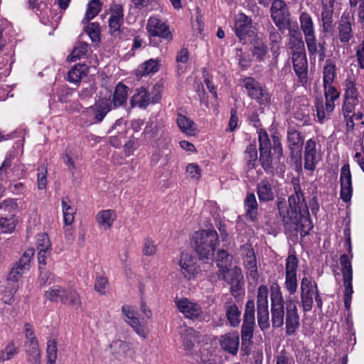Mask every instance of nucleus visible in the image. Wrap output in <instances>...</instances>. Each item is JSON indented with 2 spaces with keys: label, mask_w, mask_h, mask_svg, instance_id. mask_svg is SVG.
Listing matches in <instances>:
<instances>
[{
  "label": "nucleus",
  "mask_w": 364,
  "mask_h": 364,
  "mask_svg": "<svg viewBox=\"0 0 364 364\" xmlns=\"http://www.w3.org/2000/svg\"><path fill=\"white\" fill-rule=\"evenodd\" d=\"M322 6V11L321 14L323 31L328 32L331 28L333 22V14L335 6Z\"/></svg>",
  "instance_id": "nucleus-37"
},
{
  "label": "nucleus",
  "mask_w": 364,
  "mask_h": 364,
  "mask_svg": "<svg viewBox=\"0 0 364 364\" xmlns=\"http://www.w3.org/2000/svg\"><path fill=\"white\" fill-rule=\"evenodd\" d=\"M176 123L180 130L186 135L193 136L196 134V124L186 116L181 114H178Z\"/></svg>",
  "instance_id": "nucleus-30"
},
{
  "label": "nucleus",
  "mask_w": 364,
  "mask_h": 364,
  "mask_svg": "<svg viewBox=\"0 0 364 364\" xmlns=\"http://www.w3.org/2000/svg\"><path fill=\"white\" fill-rule=\"evenodd\" d=\"M255 303L253 300H248L245 305L243 325L255 326Z\"/></svg>",
  "instance_id": "nucleus-46"
},
{
  "label": "nucleus",
  "mask_w": 364,
  "mask_h": 364,
  "mask_svg": "<svg viewBox=\"0 0 364 364\" xmlns=\"http://www.w3.org/2000/svg\"><path fill=\"white\" fill-rule=\"evenodd\" d=\"M217 266L219 269L231 266V257L225 250H219L217 256Z\"/></svg>",
  "instance_id": "nucleus-60"
},
{
  "label": "nucleus",
  "mask_w": 364,
  "mask_h": 364,
  "mask_svg": "<svg viewBox=\"0 0 364 364\" xmlns=\"http://www.w3.org/2000/svg\"><path fill=\"white\" fill-rule=\"evenodd\" d=\"M175 303L180 312L186 318L191 319L198 318L203 314L202 309L198 304L191 301L186 298L177 299L175 301Z\"/></svg>",
  "instance_id": "nucleus-21"
},
{
  "label": "nucleus",
  "mask_w": 364,
  "mask_h": 364,
  "mask_svg": "<svg viewBox=\"0 0 364 364\" xmlns=\"http://www.w3.org/2000/svg\"><path fill=\"white\" fill-rule=\"evenodd\" d=\"M293 68L300 82L305 85L308 81V62L306 52L295 53L291 54Z\"/></svg>",
  "instance_id": "nucleus-19"
},
{
  "label": "nucleus",
  "mask_w": 364,
  "mask_h": 364,
  "mask_svg": "<svg viewBox=\"0 0 364 364\" xmlns=\"http://www.w3.org/2000/svg\"><path fill=\"white\" fill-rule=\"evenodd\" d=\"M146 30L150 36L162 38L171 41L173 38L168 25L156 16H151L146 23Z\"/></svg>",
  "instance_id": "nucleus-10"
},
{
  "label": "nucleus",
  "mask_w": 364,
  "mask_h": 364,
  "mask_svg": "<svg viewBox=\"0 0 364 364\" xmlns=\"http://www.w3.org/2000/svg\"><path fill=\"white\" fill-rule=\"evenodd\" d=\"M17 353L18 348L14 342H9L4 349L0 351V362L11 360Z\"/></svg>",
  "instance_id": "nucleus-53"
},
{
  "label": "nucleus",
  "mask_w": 364,
  "mask_h": 364,
  "mask_svg": "<svg viewBox=\"0 0 364 364\" xmlns=\"http://www.w3.org/2000/svg\"><path fill=\"white\" fill-rule=\"evenodd\" d=\"M257 309V321L261 329H267L269 327V313L268 307Z\"/></svg>",
  "instance_id": "nucleus-51"
},
{
  "label": "nucleus",
  "mask_w": 364,
  "mask_h": 364,
  "mask_svg": "<svg viewBox=\"0 0 364 364\" xmlns=\"http://www.w3.org/2000/svg\"><path fill=\"white\" fill-rule=\"evenodd\" d=\"M244 86L249 96L255 99L260 104H266L269 101V95L264 87L252 77L244 79Z\"/></svg>",
  "instance_id": "nucleus-14"
},
{
  "label": "nucleus",
  "mask_w": 364,
  "mask_h": 364,
  "mask_svg": "<svg viewBox=\"0 0 364 364\" xmlns=\"http://www.w3.org/2000/svg\"><path fill=\"white\" fill-rule=\"evenodd\" d=\"M122 311L126 318V322L133 328L138 336L146 338L149 333V329L145 322H141L136 316V313L134 308L129 305H124L122 306Z\"/></svg>",
  "instance_id": "nucleus-8"
},
{
  "label": "nucleus",
  "mask_w": 364,
  "mask_h": 364,
  "mask_svg": "<svg viewBox=\"0 0 364 364\" xmlns=\"http://www.w3.org/2000/svg\"><path fill=\"white\" fill-rule=\"evenodd\" d=\"M247 216L254 220L257 215V202L254 193H248L245 200Z\"/></svg>",
  "instance_id": "nucleus-38"
},
{
  "label": "nucleus",
  "mask_w": 364,
  "mask_h": 364,
  "mask_svg": "<svg viewBox=\"0 0 364 364\" xmlns=\"http://www.w3.org/2000/svg\"><path fill=\"white\" fill-rule=\"evenodd\" d=\"M62 206L64 223L66 225H70L74 222L75 208L68 205L65 199L62 200Z\"/></svg>",
  "instance_id": "nucleus-50"
},
{
  "label": "nucleus",
  "mask_w": 364,
  "mask_h": 364,
  "mask_svg": "<svg viewBox=\"0 0 364 364\" xmlns=\"http://www.w3.org/2000/svg\"><path fill=\"white\" fill-rule=\"evenodd\" d=\"M123 8L120 4H114L111 7V14L109 18V31L112 35H117L123 23Z\"/></svg>",
  "instance_id": "nucleus-24"
},
{
  "label": "nucleus",
  "mask_w": 364,
  "mask_h": 364,
  "mask_svg": "<svg viewBox=\"0 0 364 364\" xmlns=\"http://www.w3.org/2000/svg\"><path fill=\"white\" fill-rule=\"evenodd\" d=\"M300 290L301 291H314L316 292L318 289L316 283L311 278L304 277L301 281Z\"/></svg>",
  "instance_id": "nucleus-61"
},
{
  "label": "nucleus",
  "mask_w": 364,
  "mask_h": 364,
  "mask_svg": "<svg viewBox=\"0 0 364 364\" xmlns=\"http://www.w3.org/2000/svg\"><path fill=\"white\" fill-rule=\"evenodd\" d=\"M65 290V287L53 285L45 291L44 297L53 302H58L59 301L62 302Z\"/></svg>",
  "instance_id": "nucleus-40"
},
{
  "label": "nucleus",
  "mask_w": 364,
  "mask_h": 364,
  "mask_svg": "<svg viewBox=\"0 0 364 364\" xmlns=\"http://www.w3.org/2000/svg\"><path fill=\"white\" fill-rule=\"evenodd\" d=\"M242 255L247 278L256 282L258 279L257 260L251 245L245 244L242 246Z\"/></svg>",
  "instance_id": "nucleus-11"
},
{
  "label": "nucleus",
  "mask_w": 364,
  "mask_h": 364,
  "mask_svg": "<svg viewBox=\"0 0 364 364\" xmlns=\"http://www.w3.org/2000/svg\"><path fill=\"white\" fill-rule=\"evenodd\" d=\"M128 87L121 83H119L113 95V104L114 107H119L124 105L127 100Z\"/></svg>",
  "instance_id": "nucleus-41"
},
{
  "label": "nucleus",
  "mask_w": 364,
  "mask_h": 364,
  "mask_svg": "<svg viewBox=\"0 0 364 364\" xmlns=\"http://www.w3.org/2000/svg\"><path fill=\"white\" fill-rule=\"evenodd\" d=\"M108 287V280L104 276H97L95 282V290L102 295L106 293Z\"/></svg>",
  "instance_id": "nucleus-62"
},
{
  "label": "nucleus",
  "mask_w": 364,
  "mask_h": 364,
  "mask_svg": "<svg viewBox=\"0 0 364 364\" xmlns=\"http://www.w3.org/2000/svg\"><path fill=\"white\" fill-rule=\"evenodd\" d=\"M352 37V28L349 16H342L339 25V39L341 42L347 43Z\"/></svg>",
  "instance_id": "nucleus-36"
},
{
  "label": "nucleus",
  "mask_w": 364,
  "mask_h": 364,
  "mask_svg": "<svg viewBox=\"0 0 364 364\" xmlns=\"http://www.w3.org/2000/svg\"><path fill=\"white\" fill-rule=\"evenodd\" d=\"M336 77V65L331 60H326L323 70V83H333Z\"/></svg>",
  "instance_id": "nucleus-47"
},
{
  "label": "nucleus",
  "mask_w": 364,
  "mask_h": 364,
  "mask_svg": "<svg viewBox=\"0 0 364 364\" xmlns=\"http://www.w3.org/2000/svg\"><path fill=\"white\" fill-rule=\"evenodd\" d=\"M268 294L269 291L266 286L259 287L257 295V308L268 307Z\"/></svg>",
  "instance_id": "nucleus-55"
},
{
  "label": "nucleus",
  "mask_w": 364,
  "mask_h": 364,
  "mask_svg": "<svg viewBox=\"0 0 364 364\" xmlns=\"http://www.w3.org/2000/svg\"><path fill=\"white\" fill-rule=\"evenodd\" d=\"M116 213L113 210H103L97 213L95 220L99 228L103 230H109L116 220Z\"/></svg>",
  "instance_id": "nucleus-28"
},
{
  "label": "nucleus",
  "mask_w": 364,
  "mask_h": 364,
  "mask_svg": "<svg viewBox=\"0 0 364 364\" xmlns=\"http://www.w3.org/2000/svg\"><path fill=\"white\" fill-rule=\"evenodd\" d=\"M343 279L344 289V305L346 309H348L350 306L353 294V278H347Z\"/></svg>",
  "instance_id": "nucleus-56"
},
{
  "label": "nucleus",
  "mask_w": 364,
  "mask_h": 364,
  "mask_svg": "<svg viewBox=\"0 0 364 364\" xmlns=\"http://www.w3.org/2000/svg\"><path fill=\"white\" fill-rule=\"evenodd\" d=\"M299 23L309 53L310 55H315L317 52L316 38L314 23L311 15L307 12H302L299 16Z\"/></svg>",
  "instance_id": "nucleus-4"
},
{
  "label": "nucleus",
  "mask_w": 364,
  "mask_h": 364,
  "mask_svg": "<svg viewBox=\"0 0 364 364\" xmlns=\"http://www.w3.org/2000/svg\"><path fill=\"white\" fill-rule=\"evenodd\" d=\"M348 252L350 255V256L343 254L340 257L343 279L353 278V269L351 265V258L353 257V254L351 252V245L350 242L348 244Z\"/></svg>",
  "instance_id": "nucleus-35"
},
{
  "label": "nucleus",
  "mask_w": 364,
  "mask_h": 364,
  "mask_svg": "<svg viewBox=\"0 0 364 364\" xmlns=\"http://www.w3.org/2000/svg\"><path fill=\"white\" fill-rule=\"evenodd\" d=\"M345 101L343 111L345 114H351L355 107L360 102V96L353 79L348 78L344 84Z\"/></svg>",
  "instance_id": "nucleus-7"
},
{
  "label": "nucleus",
  "mask_w": 364,
  "mask_h": 364,
  "mask_svg": "<svg viewBox=\"0 0 364 364\" xmlns=\"http://www.w3.org/2000/svg\"><path fill=\"white\" fill-rule=\"evenodd\" d=\"M113 356L119 360L133 358L135 354L133 343L120 339L113 341L109 345Z\"/></svg>",
  "instance_id": "nucleus-16"
},
{
  "label": "nucleus",
  "mask_w": 364,
  "mask_h": 364,
  "mask_svg": "<svg viewBox=\"0 0 364 364\" xmlns=\"http://www.w3.org/2000/svg\"><path fill=\"white\" fill-rule=\"evenodd\" d=\"M88 67L85 64L75 65L68 73V80L73 83H78L88 73Z\"/></svg>",
  "instance_id": "nucleus-34"
},
{
  "label": "nucleus",
  "mask_w": 364,
  "mask_h": 364,
  "mask_svg": "<svg viewBox=\"0 0 364 364\" xmlns=\"http://www.w3.org/2000/svg\"><path fill=\"white\" fill-rule=\"evenodd\" d=\"M297 269L298 259L296 255H289L287 259L285 265L284 287L290 295L294 294L297 291Z\"/></svg>",
  "instance_id": "nucleus-5"
},
{
  "label": "nucleus",
  "mask_w": 364,
  "mask_h": 364,
  "mask_svg": "<svg viewBox=\"0 0 364 364\" xmlns=\"http://www.w3.org/2000/svg\"><path fill=\"white\" fill-rule=\"evenodd\" d=\"M26 353L27 360L31 364H41V352L38 343L26 344Z\"/></svg>",
  "instance_id": "nucleus-39"
},
{
  "label": "nucleus",
  "mask_w": 364,
  "mask_h": 364,
  "mask_svg": "<svg viewBox=\"0 0 364 364\" xmlns=\"http://www.w3.org/2000/svg\"><path fill=\"white\" fill-rule=\"evenodd\" d=\"M285 225H289L290 228H293L299 231L302 237L308 235L309 231L313 228V224L309 218L308 211L306 213H299V215L295 218V220H289V223Z\"/></svg>",
  "instance_id": "nucleus-23"
},
{
  "label": "nucleus",
  "mask_w": 364,
  "mask_h": 364,
  "mask_svg": "<svg viewBox=\"0 0 364 364\" xmlns=\"http://www.w3.org/2000/svg\"><path fill=\"white\" fill-rule=\"evenodd\" d=\"M230 267H227L218 270V276L219 279L225 280L226 282L231 285L232 291L239 290L243 283V275L242 270L238 267H235L230 269Z\"/></svg>",
  "instance_id": "nucleus-12"
},
{
  "label": "nucleus",
  "mask_w": 364,
  "mask_h": 364,
  "mask_svg": "<svg viewBox=\"0 0 364 364\" xmlns=\"http://www.w3.org/2000/svg\"><path fill=\"white\" fill-rule=\"evenodd\" d=\"M181 333L185 349H193L197 341L198 333L192 328L184 327L181 329Z\"/></svg>",
  "instance_id": "nucleus-32"
},
{
  "label": "nucleus",
  "mask_w": 364,
  "mask_h": 364,
  "mask_svg": "<svg viewBox=\"0 0 364 364\" xmlns=\"http://www.w3.org/2000/svg\"><path fill=\"white\" fill-rule=\"evenodd\" d=\"M225 314L226 318L232 326H238L240 323V311L237 305L230 301L225 304Z\"/></svg>",
  "instance_id": "nucleus-31"
},
{
  "label": "nucleus",
  "mask_w": 364,
  "mask_h": 364,
  "mask_svg": "<svg viewBox=\"0 0 364 364\" xmlns=\"http://www.w3.org/2000/svg\"><path fill=\"white\" fill-rule=\"evenodd\" d=\"M155 94L153 97H150L149 92L143 87L137 89L136 93L131 99L132 107H139L144 109L149 105L152 103H157L161 98L160 92L162 90V86L159 84H156L153 87Z\"/></svg>",
  "instance_id": "nucleus-6"
},
{
  "label": "nucleus",
  "mask_w": 364,
  "mask_h": 364,
  "mask_svg": "<svg viewBox=\"0 0 364 364\" xmlns=\"http://www.w3.org/2000/svg\"><path fill=\"white\" fill-rule=\"evenodd\" d=\"M62 303L64 304L70 305L75 309H79L82 305L80 294L75 289L71 287L65 288Z\"/></svg>",
  "instance_id": "nucleus-33"
},
{
  "label": "nucleus",
  "mask_w": 364,
  "mask_h": 364,
  "mask_svg": "<svg viewBox=\"0 0 364 364\" xmlns=\"http://www.w3.org/2000/svg\"><path fill=\"white\" fill-rule=\"evenodd\" d=\"M196 259L188 252H183L181 255L179 265L185 277L190 279L196 272Z\"/></svg>",
  "instance_id": "nucleus-26"
},
{
  "label": "nucleus",
  "mask_w": 364,
  "mask_h": 364,
  "mask_svg": "<svg viewBox=\"0 0 364 364\" xmlns=\"http://www.w3.org/2000/svg\"><path fill=\"white\" fill-rule=\"evenodd\" d=\"M340 183L341 198L344 202L347 203L350 200L353 193L352 176L348 164L343 165L341 169Z\"/></svg>",
  "instance_id": "nucleus-20"
},
{
  "label": "nucleus",
  "mask_w": 364,
  "mask_h": 364,
  "mask_svg": "<svg viewBox=\"0 0 364 364\" xmlns=\"http://www.w3.org/2000/svg\"><path fill=\"white\" fill-rule=\"evenodd\" d=\"M245 160L249 168L255 167L257 161V151L255 145L250 144L247 147L245 150Z\"/></svg>",
  "instance_id": "nucleus-54"
},
{
  "label": "nucleus",
  "mask_w": 364,
  "mask_h": 364,
  "mask_svg": "<svg viewBox=\"0 0 364 364\" xmlns=\"http://www.w3.org/2000/svg\"><path fill=\"white\" fill-rule=\"evenodd\" d=\"M102 4L99 0H91L88 4L82 23L85 24L94 18L100 11Z\"/></svg>",
  "instance_id": "nucleus-43"
},
{
  "label": "nucleus",
  "mask_w": 364,
  "mask_h": 364,
  "mask_svg": "<svg viewBox=\"0 0 364 364\" xmlns=\"http://www.w3.org/2000/svg\"><path fill=\"white\" fill-rule=\"evenodd\" d=\"M252 54L257 60L259 61L264 60L267 54V46L259 40L255 41L253 46Z\"/></svg>",
  "instance_id": "nucleus-52"
},
{
  "label": "nucleus",
  "mask_w": 364,
  "mask_h": 364,
  "mask_svg": "<svg viewBox=\"0 0 364 364\" xmlns=\"http://www.w3.org/2000/svg\"><path fill=\"white\" fill-rule=\"evenodd\" d=\"M286 306L282 293L279 287L272 290L271 293V321L272 327L280 328L286 324V333L294 335L299 326V316L296 301L291 297L286 299Z\"/></svg>",
  "instance_id": "nucleus-1"
},
{
  "label": "nucleus",
  "mask_w": 364,
  "mask_h": 364,
  "mask_svg": "<svg viewBox=\"0 0 364 364\" xmlns=\"http://www.w3.org/2000/svg\"><path fill=\"white\" fill-rule=\"evenodd\" d=\"M18 288V284L11 283L9 285L6 283L5 290L3 293L2 299L5 304H11L14 301V295Z\"/></svg>",
  "instance_id": "nucleus-58"
},
{
  "label": "nucleus",
  "mask_w": 364,
  "mask_h": 364,
  "mask_svg": "<svg viewBox=\"0 0 364 364\" xmlns=\"http://www.w3.org/2000/svg\"><path fill=\"white\" fill-rule=\"evenodd\" d=\"M51 244L48 235L41 233L37 236V248L40 250H50Z\"/></svg>",
  "instance_id": "nucleus-64"
},
{
  "label": "nucleus",
  "mask_w": 364,
  "mask_h": 364,
  "mask_svg": "<svg viewBox=\"0 0 364 364\" xmlns=\"http://www.w3.org/2000/svg\"><path fill=\"white\" fill-rule=\"evenodd\" d=\"M289 48L291 53L305 51L304 43L301 33H296L295 38L289 39Z\"/></svg>",
  "instance_id": "nucleus-57"
},
{
  "label": "nucleus",
  "mask_w": 364,
  "mask_h": 364,
  "mask_svg": "<svg viewBox=\"0 0 364 364\" xmlns=\"http://www.w3.org/2000/svg\"><path fill=\"white\" fill-rule=\"evenodd\" d=\"M252 19L244 14H240L235 18L234 29L240 41L246 43L248 37L253 36Z\"/></svg>",
  "instance_id": "nucleus-17"
},
{
  "label": "nucleus",
  "mask_w": 364,
  "mask_h": 364,
  "mask_svg": "<svg viewBox=\"0 0 364 364\" xmlns=\"http://www.w3.org/2000/svg\"><path fill=\"white\" fill-rule=\"evenodd\" d=\"M292 183L294 193L289 198V208L282 202L278 203L279 212L284 224H288L289 220H295V218L299 215V213H306L308 211V207L299 180L294 178Z\"/></svg>",
  "instance_id": "nucleus-2"
},
{
  "label": "nucleus",
  "mask_w": 364,
  "mask_h": 364,
  "mask_svg": "<svg viewBox=\"0 0 364 364\" xmlns=\"http://www.w3.org/2000/svg\"><path fill=\"white\" fill-rule=\"evenodd\" d=\"M316 142L312 139H309L305 146L304 151V168L314 171L316 164L320 160V155L316 151Z\"/></svg>",
  "instance_id": "nucleus-22"
},
{
  "label": "nucleus",
  "mask_w": 364,
  "mask_h": 364,
  "mask_svg": "<svg viewBox=\"0 0 364 364\" xmlns=\"http://www.w3.org/2000/svg\"><path fill=\"white\" fill-rule=\"evenodd\" d=\"M86 32L93 42L100 40V28L97 23H91L86 27Z\"/></svg>",
  "instance_id": "nucleus-63"
},
{
  "label": "nucleus",
  "mask_w": 364,
  "mask_h": 364,
  "mask_svg": "<svg viewBox=\"0 0 364 364\" xmlns=\"http://www.w3.org/2000/svg\"><path fill=\"white\" fill-rule=\"evenodd\" d=\"M192 242L200 259L212 260L219 244L218 232L215 230L197 231L193 235Z\"/></svg>",
  "instance_id": "nucleus-3"
},
{
  "label": "nucleus",
  "mask_w": 364,
  "mask_h": 364,
  "mask_svg": "<svg viewBox=\"0 0 364 364\" xmlns=\"http://www.w3.org/2000/svg\"><path fill=\"white\" fill-rule=\"evenodd\" d=\"M33 254V250H28L21 257L14 267L25 274L29 269L31 258Z\"/></svg>",
  "instance_id": "nucleus-48"
},
{
  "label": "nucleus",
  "mask_w": 364,
  "mask_h": 364,
  "mask_svg": "<svg viewBox=\"0 0 364 364\" xmlns=\"http://www.w3.org/2000/svg\"><path fill=\"white\" fill-rule=\"evenodd\" d=\"M271 17L279 29L285 28L288 21L289 10L286 3L283 0H274L272 3Z\"/></svg>",
  "instance_id": "nucleus-13"
},
{
  "label": "nucleus",
  "mask_w": 364,
  "mask_h": 364,
  "mask_svg": "<svg viewBox=\"0 0 364 364\" xmlns=\"http://www.w3.org/2000/svg\"><path fill=\"white\" fill-rule=\"evenodd\" d=\"M111 110V102L107 98H102L94 105L87 107L84 113L87 117H93L95 122H101Z\"/></svg>",
  "instance_id": "nucleus-18"
},
{
  "label": "nucleus",
  "mask_w": 364,
  "mask_h": 364,
  "mask_svg": "<svg viewBox=\"0 0 364 364\" xmlns=\"http://www.w3.org/2000/svg\"><path fill=\"white\" fill-rule=\"evenodd\" d=\"M159 65L160 63L159 60L149 59L139 67L137 72L139 75L141 76L155 73L159 70Z\"/></svg>",
  "instance_id": "nucleus-42"
},
{
  "label": "nucleus",
  "mask_w": 364,
  "mask_h": 364,
  "mask_svg": "<svg viewBox=\"0 0 364 364\" xmlns=\"http://www.w3.org/2000/svg\"><path fill=\"white\" fill-rule=\"evenodd\" d=\"M270 48L274 55L277 56L279 51L282 36L273 26L269 29Z\"/></svg>",
  "instance_id": "nucleus-44"
},
{
  "label": "nucleus",
  "mask_w": 364,
  "mask_h": 364,
  "mask_svg": "<svg viewBox=\"0 0 364 364\" xmlns=\"http://www.w3.org/2000/svg\"><path fill=\"white\" fill-rule=\"evenodd\" d=\"M316 292L314 291H301V301L302 309L304 312H309L311 310Z\"/></svg>",
  "instance_id": "nucleus-49"
},
{
  "label": "nucleus",
  "mask_w": 364,
  "mask_h": 364,
  "mask_svg": "<svg viewBox=\"0 0 364 364\" xmlns=\"http://www.w3.org/2000/svg\"><path fill=\"white\" fill-rule=\"evenodd\" d=\"M258 139L260 151L259 161L264 169L268 170L272 167V144L267 132L262 129L259 131Z\"/></svg>",
  "instance_id": "nucleus-15"
},
{
  "label": "nucleus",
  "mask_w": 364,
  "mask_h": 364,
  "mask_svg": "<svg viewBox=\"0 0 364 364\" xmlns=\"http://www.w3.org/2000/svg\"><path fill=\"white\" fill-rule=\"evenodd\" d=\"M57 346L53 340H50L47 343V362L46 364H55L57 359Z\"/></svg>",
  "instance_id": "nucleus-59"
},
{
  "label": "nucleus",
  "mask_w": 364,
  "mask_h": 364,
  "mask_svg": "<svg viewBox=\"0 0 364 364\" xmlns=\"http://www.w3.org/2000/svg\"><path fill=\"white\" fill-rule=\"evenodd\" d=\"M325 90L326 105L325 107H320L317 105V117L319 122H322L326 114H329L334 109V100L339 97V92L332 86V83H323Z\"/></svg>",
  "instance_id": "nucleus-9"
},
{
  "label": "nucleus",
  "mask_w": 364,
  "mask_h": 364,
  "mask_svg": "<svg viewBox=\"0 0 364 364\" xmlns=\"http://www.w3.org/2000/svg\"><path fill=\"white\" fill-rule=\"evenodd\" d=\"M221 348L228 353L236 355L240 344V337L237 333H229L221 336L220 340Z\"/></svg>",
  "instance_id": "nucleus-27"
},
{
  "label": "nucleus",
  "mask_w": 364,
  "mask_h": 364,
  "mask_svg": "<svg viewBox=\"0 0 364 364\" xmlns=\"http://www.w3.org/2000/svg\"><path fill=\"white\" fill-rule=\"evenodd\" d=\"M88 50V44L85 42H77L73 48V52L68 56V61H75L85 56Z\"/></svg>",
  "instance_id": "nucleus-45"
},
{
  "label": "nucleus",
  "mask_w": 364,
  "mask_h": 364,
  "mask_svg": "<svg viewBox=\"0 0 364 364\" xmlns=\"http://www.w3.org/2000/svg\"><path fill=\"white\" fill-rule=\"evenodd\" d=\"M274 181L272 178L262 179L257 186V192L260 201H270L274 198Z\"/></svg>",
  "instance_id": "nucleus-25"
},
{
  "label": "nucleus",
  "mask_w": 364,
  "mask_h": 364,
  "mask_svg": "<svg viewBox=\"0 0 364 364\" xmlns=\"http://www.w3.org/2000/svg\"><path fill=\"white\" fill-rule=\"evenodd\" d=\"M288 146L291 154H300L304 143L301 134L294 129H289L287 132Z\"/></svg>",
  "instance_id": "nucleus-29"
}]
</instances>
